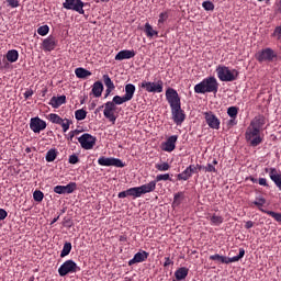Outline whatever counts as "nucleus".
<instances>
[{
	"instance_id": "obj_1",
	"label": "nucleus",
	"mask_w": 281,
	"mask_h": 281,
	"mask_svg": "<svg viewBox=\"0 0 281 281\" xmlns=\"http://www.w3.org/2000/svg\"><path fill=\"white\" fill-rule=\"evenodd\" d=\"M166 101L171 110V120L177 126H181L186 121V112L181 108V98L173 88H168L165 92Z\"/></svg>"
},
{
	"instance_id": "obj_2",
	"label": "nucleus",
	"mask_w": 281,
	"mask_h": 281,
	"mask_svg": "<svg viewBox=\"0 0 281 281\" xmlns=\"http://www.w3.org/2000/svg\"><path fill=\"white\" fill-rule=\"evenodd\" d=\"M266 125V117L263 115H257L251 121L245 132V139L251 147H258L263 143L261 131Z\"/></svg>"
},
{
	"instance_id": "obj_3",
	"label": "nucleus",
	"mask_w": 281,
	"mask_h": 281,
	"mask_svg": "<svg viewBox=\"0 0 281 281\" xmlns=\"http://www.w3.org/2000/svg\"><path fill=\"white\" fill-rule=\"evenodd\" d=\"M220 89V83L214 76L204 78L201 82L194 86V93L196 94H206L213 93L216 94Z\"/></svg>"
},
{
	"instance_id": "obj_4",
	"label": "nucleus",
	"mask_w": 281,
	"mask_h": 281,
	"mask_svg": "<svg viewBox=\"0 0 281 281\" xmlns=\"http://www.w3.org/2000/svg\"><path fill=\"white\" fill-rule=\"evenodd\" d=\"M215 71L221 82H234L239 77V71L237 69H229V67L224 65H218Z\"/></svg>"
},
{
	"instance_id": "obj_5",
	"label": "nucleus",
	"mask_w": 281,
	"mask_h": 281,
	"mask_svg": "<svg viewBox=\"0 0 281 281\" xmlns=\"http://www.w3.org/2000/svg\"><path fill=\"white\" fill-rule=\"evenodd\" d=\"M246 255V250L245 248H239V252L237 256H233V257H227V256H223L220 254H214L210 256V260L213 261H218L221 263H225V265H229L233 262H238L239 260H241Z\"/></svg>"
},
{
	"instance_id": "obj_6",
	"label": "nucleus",
	"mask_w": 281,
	"mask_h": 281,
	"mask_svg": "<svg viewBox=\"0 0 281 281\" xmlns=\"http://www.w3.org/2000/svg\"><path fill=\"white\" fill-rule=\"evenodd\" d=\"M81 271V268L77 265L76 261L72 259H68L59 266V269H57V272L59 273V277L64 278L68 274L77 273Z\"/></svg>"
},
{
	"instance_id": "obj_7",
	"label": "nucleus",
	"mask_w": 281,
	"mask_h": 281,
	"mask_svg": "<svg viewBox=\"0 0 281 281\" xmlns=\"http://www.w3.org/2000/svg\"><path fill=\"white\" fill-rule=\"evenodd\" d=\"M139 88L144 89L147 93H162L164 82L162 80H158L157 82L143 80L139 83Z\"/></svg>"
},
{
	"instance_id": "obj_8",
	"label": "nucleus",
	"mask_w": 281,
	"mask_h": 281,
	"mask_svg": "<svg viewBox=\"0 0 281 281\" xmlns=\"http://www.w3.org/2000/svg\"><path fill=\"white\" fill-rule=\"evenodd\" d=\"M77 140L82 149L91 150L95 146L97 137L89 133H83L81 136L77 138Z\"/></svg>"
},
{
	"instance_id": "obj_9",
	"label": "nucleus",
	"mask_w": 281,
	"mask_h": 281,
	"mask_svg": "<svg viewBox=\"0 0 281 281\" xmlns=\"http://www.w3.org/2000/svg\"><path fill=\"white\" fill-rule=\"evenodd\" d=\"M48 121H50V123L53 124H57L61 126V130L64 131V133H67L70 128V125L72 124L71 120L67 117L63 119L60 115L56 113L48 114Z\"/></svg>"
},
{
	"instance_id": "obj_10",
	"label": "nucleus",
	"mask_w": 281,
	"mask_h": 281,
	"mask_svg": "<svg viewBox=\"0 0 281 281\" xmlns=\"http://www.w3.org/2000/svg\"><path fill=\"white\" fill-rule=\"evenodd\" d=\"M63 7L68 11H74L80 15H85V3L82 0H65Z\"/></svg>"
},
{
	"instance_id": "obj_11",
	"label": "nucleus",
	"mask_w": 281,
	"mask_h": 281,
	"mask_svg": "<svg viewBox=\"0 0 281 281\" xmlns=\"http://www.w3.org/2000/svg\"><path fill=\"white\" fill-rule=\"evenodd\" d=\"M98 165L101 167L124 168L125 164L120 158L101 156L98 158Z\"/></svg>"
},
{
	"instance_id": "obj_12",
	"label": "nucleus",
	"mask_w": 281,
	"mask_h": 281,
	"mask_svg": "<svg viewBox=\"0 0 281 281\" xmlns=\"http://www.w3.org/2000/svg\"><path fill=\"white\" fill-rule=\"evenodd\" d=\"M101 108H104L103 116L114 125L117 120V116L115 115L116 105H114V102L108 101L101 105Z\"/></svg>"
},
{
	"instance_id": "obj_13",
	"label": "nucleus",
	"mask_w": 281,
	"mask_h": 281,
	"mask_svg": "<svg viewBox=\"0 0 281 281\" xmlns=\"http://www.w3.org/2000/svg\"><path fill=\"white\" fill-rule=\"evenodd\" d=\"M203 116L209 128L218 131L221 128V120L213 111L203 112Z\"/></svg>"
},
{
	"instance_id": "obj_14",
	"label": "nucleus",
	"mask_w": 281,
	"mask_h": 281,
	"mask_svg": "<svg viewBox=\"0 0 281 281\" xmlns=\"http://www.w3.org/2000/svg\"><path fill=\"white\" fill-rule=\"evenodd\" d=\"M277 58V54L272 48H265L256 55V59L259 63H271Z\"/></svg>"
},
{
	"instance_id": "obj_15",
	"label": "nucleus",
	"mask_w": 281,
	"mask_h": 281,
	"mask_svg": "<svg viewBox=\"0 0 281 281\" xmlns=\"http://www.w3.org/2000/svg\"><path fill=\"white\" fill-rule=\"evenodd\" d=\"M30 127H31V131H33V133L40 134L41 132L46 130L47 124L41 117L35 116V117H31Z\"/></svg>"
},
{
	"instance_id": "obj_16",
	"label": "nucleus",
	"mask_w": 281,
	"mask_h": 281,
	"mask_svg": "<svg viewBox=\"0 0 281 281\" xmlns=\"http://www.w3.org/2000/svg\"><path fill=\"white\" fill-rule=\"evenodd\" d=\"M77 190V183L76 182H69L66 186H55L53 188V192L63 195V194H71Z\"/></svg>"
},
{
	"instance_id": "obj_17",
	"label": "nucleus",
	"mask_w": 281,
	"mask_h": 281,
	"mask_svg": "<svg viewBox=\"0 0 281 281\" xmlns=\"http://www.w3.org/2000/svg\"><path fill=\"white\" fill-rule=\"evenodd\" d=\"M149 257V252L146 250H139L134 254L133 258L128 260V266L145 262Z\"/></svg>"
},
{
	"instance_id": "obj_18",
	"label": "nucleus",
	"mask_w": 281,
	"mask_h": 281,
	"mask_svg": "<svg viewBox=\"0 0 281 281\" xmlns=\"http://www.w3.org/2000/svg\"><path fill=\"white\" fill-rule=\"evenodd\" d=\"M266 172H269L270 180L281 191V173L278 171V169L277 168H266Z\"/></svg>"
},
{
	"instance_id": "obj_19",
	"label": "nucleus",
	"mask_w": 281,
	"mask_h": 281,
	"mask_svg": "<svg viewBox=\"0 0 281 281\" xmlns=\"http://www.w3.org/2000/svg\"><path fill=\"white\" fill-rule=\"evenodd\" d=\"M135 56H136V52L134 49H123L115 55L114 60L115 61L128 60L134 58Z\"/></svg>"
},
{
	"instance_id": "obj_20",
	"label": "nucleus",
	"mask_w": 281,
	"mask_h": 281,
	"mask_svg": "<svg viewBox=\"0 0 281 281\" xmlns=\"http://www.w3.org/2000/svg\"><path fill=\"white\" fill-rule=\"evenodd\" d=\"M178 142V135H171L162 144V150L166 153H172L176 149V144Z\"/></svg>"
},
{
	"instance_id": "obj_21",
	"label": "nucleus",
	"mask_w": 281,
	"mask_h": 281,
	"mask_svg": "<svg viewBox=\"0 0 281 281\" xmlns=\"http://www.w3.org/2000/svg\"><path fill=\"white\" fill-rule=\"evenodd\" d=\"M57 46L56 38L54 36H48L44 38V42H42V48L44 52H53Z\"/></svg>"
},
{
	"instance_id": "obj_22",
	"label": "nucleus",
	"mask_w": 281,
	"mask_h": 281,
	"mask_svg": "<svg viewBox=\"0 0 281 281\" xmlns=\"http://www.w3.org/2000/svg\"><path fill=\"white\" fill-rule=\"evenodd\" d=\"M124 99L130 102L134 99L135 92H136V86L133 83H126L124 87Z\"/></svg>"
},
{
	"instance_id": "obj_23",
	"label": "nucleus",
	"mask_w": 281,
	"mask_h": 281,
	"mask_svg": "<svg viewBox=\"0 0 281 281\" xmlns=\"http://www.w3.org/2000/svg\"><path fill=\"white\" fill-rule=\"evenodd\" d=\"M67 98L66 95L53 97L48 104L53 106V109H59L61 105L66 104Z\"/></svg>"
},
{
	"instance_id": "obj_24",
	"label": "nucleus",
	"mask_w": 281,
	"mask_h": 281,
	"mask_svg": "<svg viewBox=\"0 0 281 281\" xmlns=\"http://www.w3.org/2000/svg\"><path fill=\"white\" fill-rule=\"evenodd\" d=\"M156 188H157V184H156V181L151 180L147 183H144L142 186H139V189H140V193L142 195H145L147 193H151V192H155L156 191Z\"/></svg>"
},
{
	"instance_id": "obj_25",
	"label": "nucleus",
	"mask_w": 281,
	"mask_h": 281,
	"mask_svg": "<svg viewBox=\"0 0 281 281\" xmlns=\"http://www.w3.org/2000/svg\"><path fill=\"white\" fill-rule=\"evenodd\" d=\"M189 276V268L180 267L175 271V278L177 281L186 280Z\"/></svg>"
},
{
	"instance_id": "obj_26",
	"label": "nucleus",
	"mask_w": 281,
	"mask_h": 281,
	"mask_svg": "<svg viewBox=\"0 0 281 281\" xmlns=\"http://www.w3.org/2000/svg\"><path fill=\"white\" fill-rule=\"evenodd\" d=\"M104 90L103 83L101 81H95L92 85L91 92L94 98H100L102 95V92Z\"/></svg>"
},
{
	"instance_id": "obj_27",
	"label": "nucleus",
	"mask_w": 281,
	"mask_h": 281,
	"mask_svg": "<svg viewBox=\"0 0 281 281\" xmlns=\"http://www.w3.org/2000/svg\"><path fill=\"white\" fill-rule=\"evenodd\" d=\"M75 76L78 79H87L88 77L92 76V72L88 69L82 68V67H78V68L75 69Z\"/></svg>"
},
{
	"instance_id": "obj_28",
	"label": "nucleus",
	"mask_w": 281,
	"mask_h": 281,
	"mask_svg": "<svg viewBox=\"0 0 281 281\" xmlns=\"http://www.w3.org/2000/svg\"><path fill=\"white\" fill-rule=\"evenodd\" d=\"M144 32L146 37L153 38L154 36H158V32L154 30V27L149 23H145Z\"/></svg>"
},
{
	"instance_id": "obj_29",
	"label": "nucleus",
	"mask_w": 281,
	"mask_h": 281,
	"mask_svg": "<svg viewBox=\"0 0 281 281\" xmlns=\"http://www.w3.org/2000/svg\"><path fill=\"white\" fill-rule=\"evenodd\" d=\"M19 59V52L16 49H11L7 52V61L10 64L16 63Z\"/></svg>"
},
{
	"instance_id": "obj_30",
	"label": "nucleus",
	"mask_w": 281,
	"mask_h": 281,
	"mask_svg": "<svg viewBox=\"0 0 281 281\" xmlns=\"http://www.w3.org/2000/svg\"><path fill=\"white\" fill-rule=\"evenodd\" d=\"M260 212L271 216L276 222L281 223V213L266 209H260Z\"/></svg>"
},
{
	"instance_id": "obj_31",
	"label": "nucleus",
	"mask_w": 281,
	"mask_h": 281,
	"mask_svg": "<svg viewBox=\"0 0 281 281\" xmlns=\"http://www.w3.org/2000/svg\"><path fill=\"white\" fill-rule=\"evenodd\" d=\"M58 156V151L55 148L48 149L46 151V162H54Z\"/></svg>"
},
{
	"instance_id": "obj_32",
	"label": "nucleus",
	"mask_w": 281,
	"mask_h": 281,
	"mask_svg": "<svg viewBox=\"0 0 281 281\" xmlns=\"http://www.w3.org/2000/svg\"><path fill=\"white\" fill-rule=\"evenodd\" d=\"M71 249H72V245L70 241L64 243V249H61L59 257L65 258V257L69 256V254L71 252Z\"/></svg>"
},
{
	"instance_id": "obj_33",
	"label": "nucleus",
	"mask_w": 281,
	"mask_h": 281,
	"mask_svg": "<svg viewBox=\"0 0 281 281\" xmlns=\"http://www.w3.org/2000/svg\"><path fill=\"white\" fill-rule=\"evenodd\" d=\"M210 222L214 226H220V225H222L224 223V217L222 215L213 214L210 217Z\"/></svg>"
},
{
	"instance_id": "obj_34",
	"label": "nucleus",
	"mask_w": 281,
	"mask_h": 281,
	"mask_svg": "<svg viewBox=\"0 0 281 281\" xmlns=\"http://www.w3.org/2000/svg\"><path fill=\"white\" fill-rule=\"evenodd\" d=\"M252 204L257 206L259 211H261L263 210V206L267 204V199L265 196H257Z\"/></svg>"
},
{
	"instance_id": "obj_35",
	"label": "nucleus",
	"mask_w": 281,
	"mask_h": 281,
	"mask_svg": "<svg viewBox=\"0 0 281 281\" xmlns=\"http://www.w3.org/2000/svg\"><path fill=\"white\" fill-rule=\"evenodd\" d=\"M128 194H130V196H133L134 199H138L143 195L142 191H140V187L128 188Z\"/></svg>"
},
{
	"instance_id": "obj_36",
	"label": "nucleus",
	"mask_w": 281,
	"mask_h": 281,
	"mask_svg": "<svg viewBox=\"0 0 281 281\" xmlns=\"http://www.w3.org/2000/svg\"><path fill=\"white\" fill-rule=\"evenodd\" d=\"M111 103H113L114 106L116 105H123L124 103L128 102L124 95H114L112 98V101H110Z\"/></svg>"
},
{
	"instance_id": "obj_37",
	"label": "nucleus",
	"mask_w": 281,
	"mask_h": 281,
	"mask_svg": "<svg viewBox=\"0 0 281 281\" xmlns=\"http://www.w3.org/2000/svg\"><path fill=\"white\" fill-rule=\"evenodd\" d=\"M88 112L85 109H78L75 111L76 121H83L87 119Z\"/></svg>"
},
{
	"instance_id": "obj_38",
	"label": "nucleus",
	"mask_w": 281,
	"mask_h": 281,
	"mask_svg": "<svg viewBox=\"0 0 281 281\" xmlns=\"http://www.w3.org/2000/svg\"><path fill=\"white\" fill-rule=\"evenodd\" d=\"M191 177L192 175L190 173L188 168H186L182 172L177 175V179L179 181H188Z\"/></svg>"
},
{
	"instance_id": "obj_39",
	"label": "nucleus",
	"mask_w": 281,
	"mask_h": 281,
	"mask_svg": "<svg viewBox=\"0 0 281 281\" xmlns=\"http://www.w3.org/2000/svg\"><path fill=\"white\" fill-rule=\"evenodd\" d=\"M183 196H184L183 192L175 193L173 201H172V207H178L181 204Z\"/></svg>"
},
{
	"instance_id": "obj_40",
	"label": "nucleus",
	"mask_w": 281,
	"mask_h": 281,
	"mask_svg": "<svg viewBox=\"0 0 281 281\" xmlns=\"http://www.w3.org/2000/svg\"><path fill=\"white\" fill-rule=\"evenodd\" d=\"M238 113H239V109L237 106H229V108H227V115L231 119H237Z\"/></svg>"
},
{
	"instance_id": "obj_41",
	"label": "nucleus",
	"mask_w": 281,
	"mask_h": 281,
	"mask_svg": "<svg viewBox=\"0 0 281 281\" xmlns=\"http://www.w3.org/2000/svg\"><path fill=\"white\" fill-rule=\"evenodd\" d=\"M102 80H103L105 88H109V89L115 88L114 82L112 81V79L110 78V76L108 74L102 76Z\"/></svg>"
},
{
	"instance_id": "obj_42",
	"label": "nucleus",
	"mask_w": 281,
	"mask_h": 281,
	"mask_svg": "<svg viewBox=\"0 0 281 281\" xmlns=\"http://www.w3.org/2000/svg\"><path fill=\"white\" fill-rule=\"evenodd\" d=\"M160 181H172V179L169 173H160L156 176L154 182L158 183Z\"/></svg>"
},
{
	"instance_id": "obj_43",
	"label": "nucleus",
	"mask_w": 281,
	"mask_h": 281,
	"mask_svg": "<svg viewBox=\"0 0 281 281\" xmlns=\"http://www.w3.org/2000/svg\"><path fill=\"white\" fill-rule=\"evenodd\" d=\"M155 168L160 172H166L170 170V165L168 162L156 164Z\"/></svg>"
},
{
	"instance_id": "obj_44",
	"label": "nucleus",
	"mask_w": 281,
	"mask_h": 281,
	"mask_svg": "<svg viewBox=\"0 0 281 281\" xmlns=\"http://www.w3.org/2000/svg\"><path fill=\"white\" fill-rule=\"evenodd\" d=\"M202 169L209 173H217L216 167L211 162H207L206 166H202Z\"/></svg>"
},
{
	"instance_id": "obj_45",
	"label": "nucleus",
	"mask_w": 281,
	"mask_h": 281,
	"mask_svg": "<svg viewBox=\"0 0 281 281\" xmlns=\"http://www.w3.org/2000/svg\"><path fill=\"white\" fill-rule=\"evenodd\" d=\"M188 171L193 176L194 173H198V170H202L203 166L202 165H189L187 167Z\"/></svg>"
},
{
	"instance_id": "obj_46",
	"label": "nucleus",
	"mask_w": 281,
	"mask_h": 281,
	"mask_svg": "<svg viewBox=\"0 0 281 281\" xmlns=\"http://www.w3.org/2000/svg\"><path fill=\"white\" fill-rule=\"evenodd\" d=\"M43 199H44V193L43 191L41 190H35V192H33V200L35 202H43Z\"/></svg>"
},
{
	"instance_id": "obj_47",
	"label": "nucleus",
	"mask_w": 281,
	"mask_h": 281,
	"mask_svg": "<svg viewBox=\"0 0 281 281\" xmlns=\"http://www.w3.org/2000/svg\"><path fill=\"white\" fill-rule=\"evenodd\" d=\"M49 33V26L48 25H42L37 27V35L40 36H46Z\"/></svg>"
},
{
	"instance_id": "obj_48",
	"label": "nucleus",
	"mask_w": 281,
	"mask_h": 281,
	"mask_svg": "<svg viewBox=\"0 0 281 281\" xmlns=\"http://www.w3.org/2000/svg\"><path fill=\"white\" fill-rule=\"evenodd\" d=\"M202 8H203L205 11H207V12L215 10V5H214V3L211 2V1H204V2L202 3Z\"/></svg>"
},
{
	"instance_id": "obj_49",
	"label": "nucleus",
	"mask_w": 281,
	"mask_h": 281,
	"mask_svg": "<svg viewBox=\"0 0 281 281\" xmlns=\"http://www.w3.org/2000/svg\"><path fill=\"white\" fill-rule=\"evenodd\" d=\"M7 7L10 9L20 8V0H7Z\"/></svg>"
},
{
	"instance_id": "obj_50",
	"label": "nucleus",
	"mask_w": 281,
	"mask_h": 281,
	"mask_svg": "<svg viewBox=\"0 0 281 281\" xmlns=\"http://www.w3.org/2000/svg\"><path fill=\"white\" fill-rule=\"evenodd\" d=\"M79 162V157L76 154L70 155L68 157V164L70 165H77Z\"/></svg>"
},
{
	"instance_id": "obj_51",
	"label": "nucleus",
	"mask_w": 281,
	"mask_h": 281,
	"mask_svg": "<svg viewBox=\"0 0 281 281\" xmlns=\"http://www.w3.org/2000/svg\"><path fill=\"white\" fill-rule=\"evenodd\" d=\"M168 20V13L161 12L159 14L158 24H164Z\"/></svg>"
},
{
	"instance_id": "obj_52",
	"label": "nucleus",
	"mask_w": 281,
	"mask_h": 281,
	"mask_svg": "<svg viewBox=\"0 0 281 281\" xmlns=\"http://www.w3.org/2000/svg\"><path fill=\"white\" fill-rule=\"evenodd\" d=\"M273 36L281 40V24L274 29Z\"/></svg>"
},
{
	"instance_id": "obj_53",
	"label": "nucleus",
	"mask_w": 281,
	"mask_h": 281,
	"mask_svg": "<svg viewBox=\"0 0 281 281\" xmlns=\"http://www.w3.org/2000/svg\"><path fill=\"white\" fill-rule=\"evenodd\" d=\"M127 196H130V191H128V189H126V190L121 191V192L117 193V198H119V199H125V198H127Z\"/></svg>"
},
{
	"instance_id": "obj_54",
	"label": "nucleus",
	"mask_w": 281,
	"mask_h": 281,
	"mask_svg": "<svg viewBox=\"0 0 281 281\" xmlns=\"http://www.w3.org/2000/svg\"><path fill=\"white\" fill-rule=\"evenodd\" d=\"M76 134H79V131H77V130L70 131V132L68 133V140H69V142H74V138H75V135H76Z\"/></svg>"
},
{
	"instance_id": "obj_55",
	"label": "nucleus",
	"mask_w": 281,
	"mask_h": 281,
	"mask_svg": "<svg viewBox=\"0 0 281 281\" xmlns=\"http://www.w3.org/2000/svg\"><path fill=\"white\" fill-rule=\"evenodd\" d=\"M258 183H259V186H261V187H269V183H268L267 178H259V179H258Z\"/></svg>"
},
{
	"instance_id": "obj_56",
	"label": "nucleus",
	"mask_w": 281,
	"mask_h": 281,
	"mask_svg": "<svg viewBox=\"0 0 281 281\" xmlns=\"http://www.w3.org/2000/svg\"><path fill=\"white\" fill-rule=\"evenodd\" d=\"M34 94V91L32 89H29L24 91V99L29 100Z\"/></svg>"
},
{
	"instance_id": "obj_57",
	"label": "nucleus",
	"mask_w": 281,
	"mask_h": 281,
	"mask_svg": "<svg viewBox=\"0 0 281 281\" xmlns=\"http://www.w3.org/2000/svg\"><path fill=\"white\" fill-rule=\"evenodd\" d=\"M8 217V212L4 209H0V221H4Z\"/></svg>"
},
{
	"instance_id": "obj_58",
	"label": "nucleus",
	"mask_w": 281,
	"mask_h": 281,
	"mask_svg": "<svg viewBox=\"0 0 281 281\" xmlns=\"http://www.w3.org/2000/svg\"><path fill=\"white\" fill-rule=\"evenodd\" d=\"M237 125L236 117H231V120L227 121V126L234 127Z\"/></svg>"
},
{
	"instance_id": "obj_59",
	"label": "nucleus",
	"mask_w": 281,
	"mask_h": 281,
	"mask_svg": "<svg viewBox=\"0 0 281 281\" xmlns=\"http://www.w3.org/2000/svg\"><path fill=\"white\" fill-rule=\"evenodd\" d=\"M173 265V261L170 259V257H165L164 267H169Z\"/></svg>"
},
{
	"instance_id": "obj_60",
	"label": "nucleus",
	"mask_w": 281,
	"mask_h": 281,
	"mask_svg": "<svg viewBox=\"0 0 281 281\" xmlns=\"http://www.w3.org/2000/svg\"><path fill=\"white\" fill-rule=\"evenodd\" d=\"M255 226V222L254 221H247L245 223V228L246 229H251Z\"/></svg>"
},
{
	"instance_id": "obj_61",
	"label": "nucleus",
	"mask_w": 281,
	"mask_h": 281,
	"mask_svg": "<svg viewBox=\"0 0 281 281\" xmlns=\"http://www.w3.org/2000/svg\"><path fill=\"white\" fill-rule=\"evenodd\" d=\"M64 226L71 227L72 226L71 220L70 218H64Z\"/></svg>"
},
{
	"instance_id": "obj_62",
	"label": "nucleus",
	"mask_w": 281,
	"mask_h": 281,
	"mask_svg": "<svg viewBox=\"0 0 281 281\" xmlns=\"http://www.w3.org/2000/svg\"><path fill=\"white\" fill-rule=\"evenodd\" d=\"M114 90H115V88H106V89H105L104 98L110 97V94H111Z\"/></svg>"
},
{
	"instance_id": "obj_63",
	"label": "nucleus",
	"mask_w": 281,
	"mask_h": 281,
	"mask_svg": "<svg viewBox=\"0 0 281 281\" xmlns=\"http://www.w3.org/2000/svg\"><path fill=\"white\" fill-rule=\"evenodd\" d=\"M59 218H60V215H57V217L50 221V225H54Z\"/></svg>"
},
{
	"instance_id": "obj_64",
	"label": "nucleus",
	"mask_w": 281,
	"mask_h": 281,
	"mask_svg": "<svg viewBox=\"0 0 281 281\" xmlns=\"http://www.w3.org/2000/svg\"><path fill=\"white\" fill-rule=\"evenodd\" d=\"M218 165V160L216 159V158H214L213 160H212V166H217Z\"/></svg>"
}]
</instances>
